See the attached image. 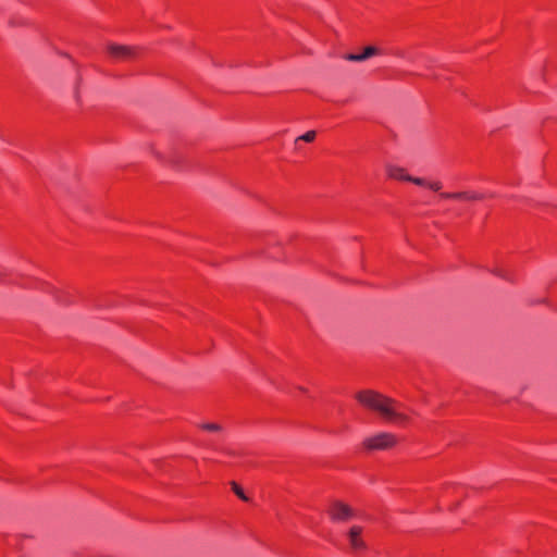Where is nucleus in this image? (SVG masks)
I'll return each instance as SVG.
<instances>
[{
    "mask_svg": "<svg viewBox=\"0 0 557 557\" xmlns=\"http://www.w3.org/2000/svg\"><path fill=\"white\" fill-rule=\"evenodd\" d=\"M388 177L397 181L409 182L410 175L406 173L405 169L396 165H388L386 168Z\"/></svg>",
    "mask_w": 557,
    "mask_h": 557,
    "instance_id": "0eeeda50",
    "label": "nucleus"
},
{
    "mask_svg": "<svg viewBox=\"0 0 557 557\" xmlns=\"http://www.w3.org/2000/svg\"><path fill=\"white\" fill-rule=\"evenodd\" d=\"M231 486L233 492L243 500L247 502L248 497L245 495L244 491L239 485H237L235 482H231Z\"/></svg>",
    "mask_w": 557,
    "mask_h": 557,
    "instance_id": "9b49d317",
    "label": "nucleus"
},
{
    "mask_svg": "<svg viewBox=\"0 0 557 557\" xmlns=\"http://www.w3.org/2000/svg\"><path fill=\"white\" fill-rule=\"evenodd\" d=\"M428 187L434 191H438L442 188L441 182H429Z\"/></svg>",
    "mask_w": 557,
    "mask_h": 557,
    "instance_id": "dca6fc26",
    "label": "nucleus"
},
{
    "mask_svg": "<svg viewBox=\"0 0 557 557\" xmlns=\"http://www.w3.org/2000/svg\"><path fill=\"white\" fill-rule=\"evenodd\" d=\"M460 198L458 200L476 201L485 198V194L478 191H459Z\"/></svg>",
    "mask_w": 557,
    "mask_h": 557,
    "instance_id": "6e6552de",
    "label": "nucleus"
},
{
    "mask_svg": "<svg viewBox=\"0 0 557 557\" xmlns=\"http://www.w3.org/2000/svg\"><path fill=\"white\" fill-rule=\"evenodd\" d=\"M107 51L114 61H128L137 55L136 48L117 44H110Z\"/></svg>",
    "mask_w": 557,
    "mask_h": 557,
    "instance_id": "7ed1b4c3",
    "label": "nucleus"
},
{
    "mask_svg": "<svg viewBox=\"0 0 557 557\" xmlns=\"http://www.w3.org/2000/svg\"><path fill=\"white\" fill-rule=\"evenodd\" d=\"M331 519L337 522L348 521L355 516V511L348 505L342 502H333L327 510Z\"/></svg>",
    "mask_w": 557,
    "mask_h": 557,
    "instance_id": "20e7f679",
    "label": "nucleus"
},
{
    "mask_svg": "<svg viewBox=\"0 0 557 557\" xmlns=\"http://www.w3.org/2000/svg\"><path fill=\"white\" fill-rule=\"evenodd\" d=\"M25 286H28V287H39V288H49L50 289V286L39 280H36V278H27V282L24 283Z\"/></svg>",
    "mask_w": 557,
    "mask_h": 557,
    "instance_id": "9d476101",
    "label": "nucleus"
},
{
    "mask_svg": "<svg viewBox=\"0 0 557 557\" xmlns=\"http://www.w3.org/2000/svg\"><path fill=\"white\" fill-rule=\"evenodd\" d=\"M50 292H53L54 293V297L55 299L59 301V302H62V304H67L70 302V300H67L66 298H64L63 296H65V293L63 292H60L58 289H51Z\"/></svg>",
    "mask_w": 557,
    "mask_h": 557,
    "instance_id": "ddd939ff",
    "label": "nucleus"
},
{
    "mask_svg": "<svg viewBox=\"0 0 557 557\" xmlns=\"http://www.w3.org/2000/svg\"><path fill=\"white\" fill-rule=\"evenodd\" d=\"M396 444V435L387 432L376 433L363 441V446L368 450H384L394 447Z\"/></svg>",
    "mask_w": 557,
    "mask_h": 557,
    "instance_id": "f03ea898",
    "label": "nucleus"
},
{
    "mask_svg": "<svg viewBox=\"0 0 557 557\" xmlns=\"http://www.w3.org/2000/svg\"><path fill=\"white\" fill-rule=\"evenodd\" d=\"M315 132L314 131H308L307 133H305L304 135L299 136L297 139H296V143L298 140H304L306 143H311L314 140L315 138Z\"/></svg>",
    "mask_w": 557,
    "mask_h": 557,
    "instance_id": "f8f14e48",
    "label": "nucleus"
},
{
    "mask_svg": "<svg viewBox=\"0 0 557 557\" xmlns=\"http://www.w3.org/2000/svg\"><path fill=\"white\" fill-rule=\"evenodd\" d=\"M0 281H3L2 278H0Z\"/></svg>",
    "mask_w": 557,
    "mask_h": 557,
    "instance_id": "a211bd4d",
    "label": "nucleus"
},
{
    "mask_svg": "<svg viewBox=\"0 0 557 557\" xmlns=\"http://www.w3.org/2000/svg\"><path fill=\"white\" fill-rule=\"evenodd\" d=\"M495 275L499 276V277H503V278H506V280H509L506 275V273H504L503 271L500 270H496L493 272Z\"/></svg>",
    "mask_w": 557,
    "mask_h": 557,
    "instance_id": "f3484780",
    "label": "nucleus"
},
{
    "mask_svg": "<svg viewBox=\"0 0 557 557\" xmlns=\"http://www.w3.org/2000/svg\"><path fill=\"white\" fill-rule=\"evenodd\" d=\"M356 398L363 406L380 412L387 419L398 421H405L407 419L406 416L395 410L396 401L394 399L385 397L374 391H360L356 394Z\"/></svg>",
    "mask_w": 557,
    "mask_h": 557,
    "instance_id": "f257e3e1",
    "label": "nucleus"
},
{
    "mask_svg": "<svg viewBox=\"0 0 557 557\" xmlns=\"http://www.w3.org/2000/svg\"><path fill=\"white\" fill-rule=\"evenodd\" d=\"M361 534L362 528L360 525H352L347 532L350 547L355 552H362L367 549V544L363 541Z\"/></svg>",
    "mask_w": 557,
    "mask_h": 557,
    "instance_id": "39448f33",
    "label": "nucleus"
},
{
    "mask_svg": "<svg viewBox=\"0 0 557 557\" xmlns=\"http://www.w3.org/2000/svg\"><path fill=\"white\" fill-rule=\"evenodd\" d=\"M410 183H413L418 186H423V187H428V184L429 182L424 178H421V177H414V176H411L410 175V180H409Z\"/></svg>",
    "mask_w": 557,
    "mask_h": 557,
    "instance_id": "4468645a",
    "label": "nucleus"
},
{
    "mask_svg": "<svg viewBox=\"0 0 557 557\" xmlns=\"http://www.w3.org/2000/svg\"><path fill=\"white\" fill-rule=\"evenodd\" d=\"M199 428L210 433H222L224 431L222 424L216 422H203L199 424Z\"/></svg>",
    "mask_w": 557,
    "mask_h": 557,
    "instance_id": "1a4fd4ad",
    "label": "nucleus"
},
{
    "mask_svg": "<svg viewBox=\"0 0 557 557\" xmlns=\"http://www.w3.org/2000/svg\"><path fill=\"white\" fill-rule=\"evenodd\" d=\"M440 197L442 199H457L458 200L460 198V195H459V191L458 193H441Z\"/></svg>",
    "mask_w": 557,
    "mask_h": 557,
    "instance_id": "2eb2a0df",
    "label": "nucleus"
},
{
    "mask_svg": "<svg viewBox=\"0 0 557 557\" xmlns=\"http://www.w3.org/2000/svg\"><path fill=\"white\" fill-rule=\"evenodd\" d=\"M379 53V49L373 46H368L363 49L361 53H349L346 55V60L348 61H355L360 62L369 59L372 55H375Z\"/></svg>",
    "mask_w": 557,
    "mask_h": 557,
    "instance_id": "423d86ee",
    "label": "nucleus"
}]
</instances>
